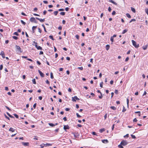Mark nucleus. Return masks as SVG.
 <instances>
[{
    "label": "nucleus",
    "instance_id": "nucleus-1",
    "mask_svg": "<svg viewBox=\"0 0 148 148\" xmlns=\"http://www.w3.org/2000/svg\"><path fill=\"white\" fill-rule=\"evenodd\" d=\"M128 143V142L126 140H123L121 143V145L125 146L127 145Z\"/></svg>",
    "mask_w": 148,
    "mask_h": 148
},
{
    "label": "nucleus",
    "instance_id": "nucleus-2",
    "mask_svg": "<svg viewBox=\"0 0 148 148\" xmlns=\"http://www.w3.org/2000/svg\"><path fill=\"white\" fill-rule=\"evenodd\" d=\"M132 41L133 45L134 46L135 48H138L139 47V44L136 45V42L134 40H132Z\"/></svg>",
    "mask_w": 148,
    "mask_h": 148
},
{
    "label": "nucleus",
    "instance_id": "nucleus-3",
    "mask_svg": "<svg viewBox=\"0 0 148 148\" xmlns=\"http://www.w3.org/2000/svg\"><path fill=\"white\" fill-rule=\"evenodd\" d=\"M15 47L16 49V51H18V52L19 53H21L22 52V51L21 50V48L19 46L16 45L15 46Z\"/></svg>",
    "mask_w": 148,
    "mask_h": 148
},
{
    "label": "nucleus",
    "instance_id": "nucleus-4",
    "mask_svg": "<svg viewBox=\"0 0 148 148\" xmlns=\"http://www.w3.org/2000/svg\"><path fill=\"white\" fill-rule=\"evenodd\" d=\"M30 21L31 22H34V23H37V21L36 20L35 18L34 17H31L30 19Z\"/></svg>",
    "mask_w": 148,
    "mask_h": 148
},
{
    "label": "nucleus",
    "instance_id": "nucleus-5",
    "mask_svg": "<svg viewBox=\"0 0 148 148\" xmlns=\"http://www.w3.org/2000/svg\"><path fill=\"white\" fill-rule=\"evenodd\" d=\"M72 101H76V100H79V99L77 98V96H75L74 97H72Z\"/></svg>",
    "mask_w": 148,
    "mask_h": 148
},
{
    "label": "nucleus",
    "instance_id": "nucleus-6",
    "mask_svg": "<svg viewBox=\"0 0 148 148\" xmlns=\"http://www.w3.org/2000/svg\"><path fill=\"white\" fill-rule=\"evenodd\" d=\"M38 72L41 77H44V74L43 73H42L41 72V71L39 70H38Z\"/></svg>",
    "mask_w": 148,
    "mask_h": 148
},
{
    "label": "nucleus",
    "instance_id": "nucleus-7",
    "mask_svg": "<svg viewBox=\"0 0 148 148\" xmlns=\"http://www.w3.org/2000/svg\"><path fill=\"white\" fill-rule=\"evenodd\" d=\"M63 129L64 130H66V129H69V127L68 125H65L64 126Z\"/></svg>",
    "mask_w": 148,
    "mask_h": 148
},
{
    "label": "nucleus",
    "instance_id": "nucleus-8",
    "mask_svg": "<svg viewBox=\"0 0 148 148\" xmlns=\"http://www.w3.org/2000/svg\"><path fill=\"white\" fill-rule=\"evenodd\" d=\"M0 55L2 56L3 58H5V54L3 51H1V53H0Z\"/></svg>",
    "mask_w": 148,
    "mask_h": 148
},
{
    "label": "nucleus",
    "instance_id": "nucleus-9",
    "mask_svg": "<svg viewBox=\"0 0 148 148\" xmlns=\"http://www.w3.org/2000/svg\"><path fill=\"white\" fill-rule=\"evenodd\" d=\"M22 144L24 146H28L29 145V143H25L24 142H22Z\"/></svg>",
    "mask_w": 148,
    "mask_h": 148
},
{
    "label": "nucleus",
    "instance_id": "nucleus-10",
    "mask_svg": "<svg viewBox=\"0 0 148 148\" xmlns=\"http://www.w3.org/2000/svg\"><path fill=\"white\" fill-rule=\"evenodd\" d=\"M37 26H33L32 27V33H34L35 32L34 29L37 28Z\"/></svg>",
    "mask_w": 148,
    "mask_h": 148
},
{
    "label": "nucleus",
    "instance_id": "nucleus-11",
    "mask_svg": "<svg viewBox=\"0 0 148 148\" xmlns=\"http://www.w3.org/2000/svg\"><path fill=\"white\" fill-rule=\"evenodd\" d=\"M102 142L103 143H107L108 142V140L107 139H104L102 140Z\"/></svg>",
    "mask_w": 148,
    "mask_h": 148
},
{
    "label": "nucleus",
    "instance_id": "nucleus-12",
    "mask_svg": "<svg viewBox=\"0 0 148 148\" xmlns=\"http://www.w3.org/2000/svg\"><path fill=\"white\" fill-rule=\"evenodd\" d=\"M110 2H111L112 3L115 4L116 5H117V3H116V2H114V1H112V0H108Z\"/></svg>",
    "mask_w": 148,
    "mask_h": 148
},
{
    "label": "nucleus",
    "instance_id": "nucleus-13",
    "mask_svg": "<svg viewBox=\"0 0 148 148\" xmlns=\"http://www.w3.org/2000/svg\"><path fill=\"white\" fill-rule=\"evenodd\" d=\"M9 130L10 131H11L12 132H14L15 130L12 127H10Z\"/></svg>",
    "mask_w": 148,
    "mask_h": 148
},
{
    "label": "nucleus",
    "instance_id": "nucleus-14",
    "mask_svg": "<svg viewBox=\"0 0 148 148\" xmlns=\"http://www.w3.org/2000/svg\"><path fill=\"white\" fill-rule=\"evenodd\" d=\"M110 46L109 45H107L106 46V49L108 51L109 49Z\"/></svg>",
    "mask_w": 148,
    "mask_h": 148
},
{
    "label": "nucleus",
    "instance_id": "nucleus-15",
    "mask_svg": "<svg viewBox=\"0 0 148 148\" xmlns=\"http://www.w3.org/2000/svg\"><path fill=\"white\" fill-rule=\"evenodd\" d=\"M131 10L134 13H135L136 12V10L134 8L131 7Z\"/></svg>",
    "mask_w": 148,
    "mask_h": 148
},
{
    "label": "nucleus",
    "instance_id": "nucleus-16",
    "mask_svg": "<svg viewBox=\"0 0 148 148\" xmlns=\"http://www.w3.org/2000/svg\"><path fill=\"white\" fill-rule=\"evenodd\" d=\"M127 31H128V30L127 29H124L123 31V32H122V34H124L125 33H126Z\"/></svg>",
    "mask_w": 148,
    "mask_h": 148
},
{
    "label": "nucleus",
    "instance_id": "nucleus-17",
    "mask_svg": "<svg viewBox=\"0 0 148 148\" xmlns=\"http://www.w3.org/2000/svg\"><path fill=\"white\" fill-rule=\"evenodd\" d=\"M105 130V129L104 128H102L99 130V132L100 133H102Z\"/></svg>",
    "mask_w": 148,
    "mask_h": 148
},
{
    "label": "nucleus",
    "instance_id": "nucleus-18",
    "mask_svg": "<svg viewBox=\"0 0 148 148\" xmlns=\"http://www.w3.org/2000/svg\"><path fill=\"white\" fill-rule=\"evenodd\" d=\"M110 108L114 110H116V108L114 106H111L110 107Z\"/></svg>",
    "mask_w": 148,
    "mask_h": 148
},
{
    "label": "nucleus",
    "instance_id": "nucleus-19",
    "mask_svg": "<svg viewBox=\"0 0 148 148\" xmlns=\"http://www.w3.org/2000/svg\"><path fill=\"white\" fill-rule=\"evenodd\" d=\"M147 45H145V46L143 47V49L144 50H146L147 49Z\"/></svg>",
    "mask_w": 148,
    "mask_h": 148
},
{
    "label": "nucleus",
    "instance_id": "nucleus-20",
    "mask_svg": "<svg viewBox=\"0 0 148 148\" xmlns=\"http://www.w3.org/2000/svg\"><path fill=\"white\" fill-rule=\"evenodd\" d=\"M36 48L38 50H42V48L41 47H40V46H38V47H36Z\"/></svg>",
    "mask_w": 148,
    "mask_h": 148
},
{
    "label": "nucleus",
    "instance_id": "nucleus-21",
    "mask_svg": "<svg viewBox=\"0 0 148 148\" xmlns=\"http://www.w3.org/2000/svg\"><path fill=\"white\" fill-rule=\"evenodd\" d=\"M126 15L129 18H131V16L129 14L127 13L126 14Z\"/></svg>",
    "mask_w": 148,
    "mask_h": 148
},
{
    "label": "nucleus",
    "instance_id": "nucleus-22",
    "mask_svg": "<svg viewBox=\"0 0 148 148\" xmlns=\"http://www.w3.org/2000/svg\"><path fill=\"white\" fill-rule=\"evenodd\" d=\"M49 126L51 127H53L55 126V125L52 123H49Z\"/></svg>",
    "mask_w": 148,
    "mask_h": 148
},
{
    "label": "nucleus",
    "instance_id": "nucleus-23",
    "mask_svg": "<svg viewBox=\"0 0 148 148\" xmlns=\"http://www.w3.org/2000/svg\"><path fill=\"white\" fill-rule=\"evenodd\" d=\"M39 21H40L41 22H43L45 21V19L44 18L43 19H42L41 18H39Z\"/></svg>",
    "mask_w": 148,
    "mask_h": 148
},
{
    "label": "nucleus",
    "instance_id": "nucleus-24",
    "mask_svg": "<svg viewBox=\"0 0 148 148\" xmlns=\"http://www.w3.org/2000/svg\"><path fill=\"white\" fill-rule=\"evenodd\" d=\"M4 116H5V118H6V119H8L9 120H10V118L9 117H8L5 114H4Z\"/></svg>",
    "mask_w": 148,
    "mask_h": 148
},
{
    "label": "nucleus",
    "instance_id": "nucleus-25",
    "mask_svg": "<svg viewBox=\"0 0 148 148\" xmlns=\"http://www.w3.org/2000/svg\"><path fill=\"white\" fill-rule=\"evenodd\" d=\"M32 81L33 84H36V80H35V79H33L32 80Z\"/></svg>",
    "mask_w": 148,
    "mask_h": 148
},
{
    "label": "nucleus",
    "instance_id": "nucleus-26",
    "mask_svg": "<svg viewBox=\"0 0 148 148\" xmlns=\"http://www.w3.org/2000/svg\"><path fill=\"white\" fill-rule=\"evenodd\" d=\"M60 14L61 15H62V16H64L65 14V12H61L60 13Z\"/></svg>",
    "mask_w": 148,
    "mask_h": 148
},
{
    "label": "nucleus",
    "instance_id": "nucleus-27",
    "mask_svg": "<svg viewBox=\"0 0 148 148\" xmlns=\"http://www.w3.org/2000/svg\"><path fill=\"white\" fill-rule=\"evenodd\" d=\"M58 13V11H55L54 12V14L55 16L57 15Z\"/></svg>",
    "mask_w": 148,
    "mask_h": 148
},
{
    "label": "nucleus",
    "instance_id": "nucleus-28",
    "mask_svg": "<svg viewBox=\"0 0 148 148\" xmlns=\"http://www.w3.org/2000/svg\"><path fill=\"white\" fill-rule=\"evenodd\" d=\"M42 25L43 27V28L44 29V31L45 32H47V31L46 30V28H45V25L43 24Z\"/></svg>",
    "mask_w": 148,
    "mask_h": 148
},
{
    "label": "nucleus",
    "instance_id": "nucleus-29",
    "mask_svg": "<svg viewBox=\"0 0 148 148\" xmlns=\"http://www.w3.org/2000/svg\"><path fill=\"white\" fill-rule=\"evenodd\" d=\"M21 23H22L24 25H25L26 23L25 22H24L23 20H21Z\"/></svg>",
    "mask_w": 148,
    "mask_h": 148
},
{
    "label": "nucleus",
    "instance_id": "nucleus-30",
    "mask_svg": "<svg viewBox=\"0 0 148 148\" xmlns=\"http://www.w3.org/2000/svg\"><path fill=\"white\" fill-rule=\"evenodd\" d=\"M118 147L119 148H124L122 145L121 144L119 145Z\"/></svg>",
    "mask_w": 148,
    "mask_h": 148
},
{
    "label": "nucleus",
    "instance_id": "nucleus-31",
    "mask_svg": "<svg viewBox=\"0 0 148 148\" xmlns=\"http://www.w3.org/2000/svg\"><path fill=\"white\" fill-rule=\"evenodd\" d=\"M136 20L135 19H132L131 20V21H130V23H131V22H132V21H136Z\"/></svg>",
    "mask_w": 148,
    "mask_h": 148
},
{
    "label": "nucleus",
    "instance_id": "nucleus-32",
    "mask_svg": "<svg viewBox=\"0 0 148 148\" xmlns=\"http://www.w3.org/2000/svg\"><path fill=\"white\" fill-rule=\"evenodd\" d=\"M12 38L14 39H15V40H17L18 39V38L17 37L15 36H12Z\"/></svg>",
    "mask_w": 148,
    "mask_h": 148
},
{
    "label": "nucleus",
    "instance_id": "nucleus-33",
    "mask_svg": "<svg viewBox=\"0 0 148 148\" xmlns=\"http://www.w3.org/2000/svg\"><path fill=\"white\" fill-rule=\"evenodd\" d=\"M50 75H51V78L53 79V73H52V72L51 73Z\"/></svg>",
    "mask_w": 148,
    "mask_h": 148
},
{
    "label": "nucleus",
    "instance_id": "nucleus-34",
    "mask_svg": "<svg viewBox=\"0 0 148 148\" xmlns=\"http://www.w3.org/2000/svg\"><path fill=\"white\" fill-rule=\"evenodd\" d=\"M33 43H34L35 44V46L36 48L38 47L37 43V42H35V41H34Z\"/></svg>",
    "mask_w": 148,
    "mask_h": 148
},
{
    "label": "nucleus",
    "instance_id": "nucleus-35",
    "mask_svg": "<svg viewBox=\"0 0 148 148\" xmlns=\"http://www.w3.org/2000/svg\"><path fill=\"white\" fill-rule=\"evenodd\" d=\"M127 107H129V100L128 99H127Z\"/></svg>",
    "mask_w": 148,
    "mask_h": 148
},
{
    "label": "nucleus",
    "instance_id": "nucleus-36",
    "mask_svg": "<svg viewBox=\"0 0 148 148\" xmlns=\"http://www.w3.org/2000/svg\"><path fill=\"white\" fill-rule=\"evenodd\" d=\"M49 37L51 39L53 40H54V39L53 38V37L51 35L49 36Z\"/></svg>",
    "mask_w": 148,
    "mask_h": 148
},
{
    "label": "nucleus",
    "instance_id": "nucleus-37",
    "mask_svg": "<svg viewBox=\"0 0 148 148\" xmlns=\"http://www.w3.org/2000/svg\"><path fill=\"white\" fill-rule=\"evenodd\" d=\"M110 40L112 42H114V38H113V37H111L110 38Z\"/></svg>",
    "mask_w": 148,
    "mask_h": 148
},
{
    "label": "nucleus",
    "instance_id": "nucleus-38",
    "mask_svg": "<svg viewBox=\"0 0 148 148\" xmlns=\"http://www.w3.org/2000/svg\"><path fill=\"white\" fill-rule=\"evenodd\" d=\"M103 82H101L100 85V87L101 88L103 87Z\"/></svg>",
    "mask_w": 148,
    "mask_h": 148
},
{
    "label": "nucleus",
    "instance_id": "nucleus-39",
    "mask_svg": "<svg viewBox=\"0 0 148 148\" xmlns=\"http://www.w3.org/2000/svg\"><path fill=\"white\" fill-rule=\"evenodd\" d=\"M13 34L16 35L17 36H18L19 35L16 32H14V33Z\"/></svg>",
    "mask_w": 148,
    "mask_h": 148
},
{
    "label": "nucleus",
    "instance_id": "nucleus-40",
    "mask_svg": "<svg viewBox=\"0 0 148 148\" xmlns=\"http://www.w3.org/2000/svg\"><path fill=\"white\" fill-rule=\"evenodd\" d=\"M13 115L16 118H18V116L17 114H14Z\"/></svg>",
    "mask_w": 148,
    "mask_h": 148
},
{
    "label": "nucleus",
    "instance_id": "nucleus-41",
    "mask_svg": "<svg viewBox=\"0 0 148 148\" xmlns=\"http://www.w3.org/2000/svg\"><path fill=\"white\" fill-rule=\"evenodd\" d=\"M76 135V136H79V134L78 132L74 133Z\"/></svg>",
    "mask_w": 148,
    "mask_h": 148
},
{
    "label": "nucleus",
    "instance_id": "nucleus-42",
    "mask_svg": "<svg viewBox=\"0 0 148 148\" xmlns=\"http://www.w3.org/2000/svg\"><path fill=\"white\" fill-rule=\"evenodd\" d=\"M101 94V95L100 96H99V99H101L102 98L103 96H102V93H101V94Z\"/></svg>",
    "mask_w": 148,
    "mask_h": 148
},
{
    "label": "nucleus",
    "instance_id": "nucleus-43",
    "mask_svg": "<svg viewBox=\"0 0 148 148\" xmlns=\"http://www.w3.org/2000/svg\"><path fill=\"white\" fill-rule=\"evenodd\" d=\"M76 115L77 116V117L78 118H80V117H81V116H80V115H79L78 113H76Z\"/></svg>",
    "mask_w": 148,
    "mask_h": 148
},
{
    "label": "nucleus",
    "instance_id": "nucleus-44",
    "mask_svg": "<svg viewBox=\"0 0 148 148\" xmlns=\"http://www.w3.org/2000/svg\"><path fill=\"white\" fill-rule=\"evenodd\" d=\"M126 111V109H125V107L124 106H123V109L122 110V112H124Z\"/></svg>",
    "mask_w": 148,
    "mask_h": 148
},
{
    "label": "nucleus",
    "instance_id": "nucleus-45",
    "mask_svg": "<svg viewBox=\"0 0 148 148\" xmlns=\"http://www.w3.org/2000/svg\"><path fill=\"white\" fill-rule=\"evenodd\" d=\"M145 12L148 15V8L145 9Z\"/></svg>",
    "mask_w": 148,
    "mask_h": 148
},
{
    "label": "nucleus",
    "instance_id": "nucleus-46",
    "mask_svg": "<svg viewBox=\"0 0 148 148\" xmlns=\"http://www.w3.org/2000/svg\"><path fill=\"white\" fill-rule=\"evenodd\" d=\"M131 136H132V138H136V137L134 135H133L132 134H131Z\"/></svg>",
    "mask_w": 148,
    "mask_h": 148
},
{
    "label": "nucleus",
    "instance_id": "nucleus-47",
    "mask_svg": "<svg viewBox=\"0 0 148 148\" xmlns=\"http://www.w3.org/2000/svg\"><path fill=\"white\" fill-rule=\"evenodd\" d=\"M3 68V66L2 64H1L0 66V70H1Z\"/></svg>",
    "mask_w": 148,
    "mask_h": 148
},
{
    "label": "nucleus",
    "instance_id": "nucleus-48",
    "mask_svg": "<svg viewBox=\"0 0 148 148\" xmlns=\"http://www.w3.org/2000/svg\"><path fill=\"white\" fill-rule=\"evenodd\" d=\"M115 14H116V12H115V11H113V12L112 13V14L113 15H114Z\"/></svg>",
    "mask_w": 148,
    "mask_h": 148
},
{
    "label": "nucleus",
    "instance_id": "nucleus-49",
    "mask_svg": "<svg viewBox=\"0 0 148 148\" xmlns=\"http://www.w3.org/2000/svg\"><path fill=\"white\" fill-rule=\"evenodd\" d=\"M129 135L128 134H126L124 136V138H125L126 137H129Z\"/></svg>",
    "mask_w": 148,
    "mask_h": 148
},
{
    "label": "nucleus",
    "instance_id": "nucleus-50",
    "mask_svg": "<svg viewBox=\"0 0 148 148\" xmlns=\"http://www.w3.org/2000/svg\"><path fill=\"white\" fill-rule=\"evenodd\" d=\"M36 103H34V105H33V108L35 109V108L36 107Z\"/></svg>",
    "mask_w": 148,
    "mask_h": 148
},
{
    "label": "nucleus",
    "instance_id": "nucleus-51",
    "mask_svg": "<svg viewBox=\"0 0 148 148\" xmlns=\"http://www.w3.org/2000/svg\"><path fill=\"white\" fill-rule=\"evenodd\" d=\"M129 59V58L128 57H127L126 59H125V62H127V61Z\"/></svg>",
    "mask_w": 148,
    "mask_h": 148
},
{
    "label": "nucleus",
    "instance_id": "nucleus-52",
    "mask_svg": "<svg viewBox=\"0 0 148 148\" xmlns=\"http://www.w3.org/2000/svg\"><path fill=\"white\" fill-rule=\"evenodd\" d=\"M64 10V9L62 8L58 10V11H63Z\"/></svg>",
    "mask_w": 148,
    "mask_h": 148
},
{
    "label": "nucleus",
    "instance_id": "nucleus-53",
    "mask_svg": "<svg viewBox=\"0 0 148 148\" xmlns=\"http://www.w3.org/2000/svg\"><path fill=\"white\" fill-rule=\"evenodd\" d=\"M78 69H79L81 70H82L83 69V67L82 66L81 67H79L78 68Z\"/></svg>",
    "mask_w": 148,
    "mask_h": 148
},
{
    "label": "nucleus",
    "instance_id": "nucleus-54",
    "mask_svg": "<svg viewBox=\"0 0 148 148\" xmlns=\"http://www.w3.org/2000/svg\"><path fill=\"white\" fill-rule=\"evenodd\" d=\"M69 8H65V10L67 11H69Z\"/></svg>",
    "mask_w": 148,
    "mask_h": 148
},
{
    "label": "nucleus",
    "instance_id": "nucleus-55",
    "mask_svg": "<svg viewBox=\"0 0 148 148\" xmlns=\"http://www.w3.org/2000/svg\"><path fill=\"white\" fill-rule=\"evenodd\" d=\"M63 119L64 120V121H67L66 118V117H64L63 118Z\"/></svg>",
    "mask_w": 148,
    "mask_h": 148
},
{
    "label": "nucleus",
    "instance_id": "nucleus-56",
    "mask_svg": "<svg viewBox=\"0 0 148 148\" xmlns=\"http://www.w3.org/2000/svg\"><path fill=\"white\" fill-rule=\"evenodd\" d=\"M118 90H115L114 92L116 94H118Z\"/></svg>",
    "mask_w": 148,
    "mask_h": 148
},
{
    "label": "nucleus",
    "instance_id": "nucleus-57",
    "mask_svg": "<svg viewBox=\"0 0 148 148\" xmlns=\"http://www.w3.org/2000/svg\"><path fill=\"white\" fill-rule=\"evenodd\" d=\"M75 37L76 38L78 39H79V36L78 35H76Z\"/></svg>",
    "mask_w": 148,
    "mask_h": 148
},
{
    "label": "nucleus",
    "instance_id": "nucleus-58",
    "mask_svg": "<svg viewBox=\"0 0 148 148\" xmlns=\"http://www.w3.org/2000/svg\"><path fill=\"white\" fill-rule=\"evenodd\" d=\"M38 32L41 33L42 32V30H41V29H40V28H38Z\"/></svg>",
    "mask_w": 148,
    "mask_h": 148
},
{
    "label": "nucleus",
    "instance_id": "nucleus-59",
    "mask_svg": "<svg viewBox=\"0 0 148 148\" xmlns=\"http://www.w3.org/2000/svg\"><path fill=\"white\" fill-rule=\"evenodd\" d=\"M46 146H51L52 145L51 144H50L47 143V144H46Z\"/></svg>",
    "mask_w": 148,
    "mask_h": 148
},
{
    "label": "nucleus",
    "instance_id": "nucleus-60",
    "mask_svg": "<svg viewBox=\"0 0 148 148\" xmlns=\"http://www.w3.org/2000/svg\"><path fill=\"white\" fill-rule=\"evenodd\" d=\"M37 63L39 65H40L41 64V63L38 61H37Z\"/></svg>",
    "mask_w": 148,
    "mask_h": 148
},
{
    "label": "nucleus",
    "instance_id": "nucleus-61",
    "mask_svg": "<svg viewBox=\"0 0 148 148\" xmlns=\"http://www.w3.org/2000/svg\"><path fill=\"white\" fill-rule=\"evenodd\" d=\"M34 140H38V139L36 136H35L34 138Z\"/></svg>",
    "mask_w": 148,
    "mask_h": 148
},
{
    "label": "nucleus",
    "instance_id": "nucleus-62",
    "mask_svg": "<svg viewBox=\"0 0 148 148\" xmlns=\"http://www.w3.org/2000/svg\"><path fill=\"white\" fill-rule=\"evenodd\" d=\"M111 8L110 7H109L108 8V10L109 12H110L111 10Z\"/></svg>",
    "mask_w": 148,
    "mask_h": 148
},
{
    "label": "nucleus",
    "instance_id": "nucleus-63",
    "mask_svg": "<svg viewBox=\"0 0 148 148\" xmlns=\"http://www.w3.org/2000/svg\"><path fill=\"white\" fill-rule=\"evenodd\" d=\"M70 110V109L69 108H66L65 109V110H66V111H69Z\"/></svg>",
    "mask_w": 148,
    "mask_h": 148
},
{
    "label": "nucleus",
    "instance_id": "nucleus-64",
    "mask_svg": "<svg viewBox=\"0 0 148 148\" xmlns=\"http://www.w3.org/2000/svg\"><path fill=\"white\" fill-rule=\"evenodd\" d=\"M62 29V27L61 26H60L58 27V29L59 30H61Z\"/></svg>",
    "mask_w": 148,
    "mask_h": 148
}]
</instances>
